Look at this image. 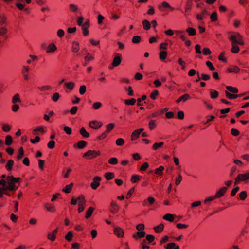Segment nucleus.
<instances>
[{
	"label": "nucleus",
	"instance_id": "nucleus-1",
	"mask_svg": "<svg viewBox=\"0 0 249 249\" xmlns=\"http://www.w3.org/2000/svg\"><path fill=\"white\" fill-rule=\"evenodd\" d=\"M229 40L231 44H238L239 45H244V41L242 36L238 32H233L229 36Z\"/></svg>",
	"mask_w": 249,
	"mask_h": 249
},
{
	"label": "nucleus",
	"instance_id": "nucleus-2",
	"mask_svg": "<svg viewBox=\"0 0 249 249\" xmlns=\"http://www.w3.org/2000/svg\"><path fill=\"white\" fill-rule=\"evenodd\" d=\"M243 181L245 183L249 182V172H246L243 174H239L235 178V185H236L240 182Z\"/></svg>",
	"mask_w": 249,
	"mask_h": 249
},
{
	"label": "nucleus",
	"instance_id": "nucleus-3",
	"mask_svg": "<svg viewBox=\"0 0 249 249\" xmlns=\"http://www.w3.org/2000/svg\"><path fill=\"white\" fill-rule=\"evenodd\" d=\"M100 155H101V152L99 150L95 151L89 150L84 154L83 157L88 159H92Z\"/></svg>",
	"mask_w": 249,
	"mask_h": 249
},
{
	"label": "nucleus",
	"instance_id": "nucleus-4",
	"mask_svg": "<svg viewBox=\"0 0 249 249\" xmlns=\"http://www.w3.org/2000/svg\"><path fill=\"white\" fill-rule=\"evenodd\" d=\"M101 178L99 176H95L93 179L92 182L90 184L91 187L96 190L100 185Z\"/></svg>",
	"mask_w": 249,
	"mask_h": 249
},
{
	"label": "nucleus",
	"instance_id": "nucleus-5",
	"mask_svg": "<svg viewBox=\"0 0 249 249\" xmlns=\"http://www.w3.org/2000/svg\"><path fill=\"white\" fill-rule=\"evenodd\" d=\"M122 61V55L121 54L117 53L115 54V56L113 58L112 66V67H117L119 66Z\"/></svg>",
	"mask_w": 249,
	"mask_h": 249
},
{
	"label": "nucleus",
	"instance_id": "nucleus-6",
	"mask_svg": "<svg viewBox=\"0 0 249 249\" xmlns=\"http://www.w3.org/2000/svg\"><path fill=\"white\" fill-rule=\"evenodd\" d=\"M30 71V68L28 66H24L22 67L21 73L23 76V79L25 81H28L29 79V72Z\"/></svg>",
	"mask_w": 249,
	"mask_h": 249
},
{
	"label": "nucleus",
	"instance_id": "nucleus-7",
	"mask_svg": "<svg viewBox=\"0 0 249 249\" xmlns=\"http://www.w3.org/2000/svg\"><path fill=\"white\" fill-rule=\"evenodd\" d=\"M103 125V124L101 122L97 121H92L89 123V126L93 129H97L100 128Z\"/></svg>",
	"mask_w": 249,
	"mask_h": 249
},
{
	"label": "nucleus",
	"instance_id": "nucleus-8",
	"mask_svg": "<svg viewBox=\"0 0 249 249\" xmlns=\"http://www.w3.org/2000/svg\"><path fill=\"white\" fill-rule=\"evenodd\" d=\"M143 130V128H140L134 131L131 135V140L134 141L139 138L140 135Z\"/></svg>",
	"mask_w": 249,
	"mask_h": 249
},
{
	"label": "nucleus",
	"instance_id": "nucleus-9",
	"mask_svg": "<svg viewBox=\"0 0 249 249\" xmlns=\"http://www.w3.org/2000/svg\"><path fill=\"white\" fill-rule=\"evenodd\" d=\"M193 5V0H187L185 7V15L187 16L188 12L191 10Z\"/></svg>",
	"mask_w": 249,
	"mask_h": 249
},
{
	"label": "nucleus",
	"instance_id": "nucleus-10",
	"mask_svg": "<svg viewBox=\"0 0 249 249\" xmlns=\"http://www.w3.org/2000/svg\"><path fill=\"white\" fill-rule=\"evenodd\" d=\"M119 210V207L115 201H112L110 204V212L113 213H117Z\"/></svg>",
	"mask_w": 249,
	"mask_h": 249
},
{
	"label": "nucleus",
	"instance_id": "nucleus-11",
	"mask_svg": "<svg viewBox=\"0 0 249 249\" xmlns=\"http://www.w3.org/2000/svg\"><path fill=\"white\" fill-rule=\"evenodd\" d=\"M58 228H57L54 230L52 233H49L47 235L48 239L52 241H54L56 239V235L58 233Z\"/></svg>",
	"mask_w": 249,
	"mask_h": 249
},
{
	"label": "nucleus",
	"instance_id": "nucleus-12",
	"mask_svg": "<svg viewBox=\"0 0 249 249\" xmlns=\"http://www.w3.org/2000/svg\"><path fill=\"white\" fill-rule=\"evenodd\" d=\"M227 188L226 187H223L219 189L215 194V196L217 198L221 197L227 191Z\"/></svg>",
	"mask_w": 249,
	"mask_h": 249
},
{
	"label": "nucleus",
	"instance_id": "nucleus-13",
	"mask_svg": "<svg viewBox=\"0 0 249 249\" xmlns=\"http://www.w3.org/2000/svg\"><path fill=\"white\" fill-rule=\"evenodd\" d=\"M244 94H231V93H230L228 91H225L226 97L227 98L229 99H236V98H237L238 97H240L242 96Z\"/></svg>",
	"mask_w": 249,
	"mask_h": 249
},
{
	"label": "nucleus",
	"instance_id": "nucleus-14",
	"mask_svg": "<svg viewBox=\"0 0 249 249\" xmlns=\"http://www.w3.org/2000/svg\"><path fill=\"white\" fill-rule=\"evenodd\" d=\"M87 143L86 141L81 140L79 141L76 144H74L73 147L75 148L83 149L87 145Z\"/></svg>",
	"mask_w": 249,
	"mask_h": 249
},
{
	"label": "nucleus",
	"instance_id": "nucleus-15",
	"mask_svg": "<svg viewBox=\"0 0 249 249\" xmlns=\"http://www.w3.org/2000/svg\"><path fill=\"white\" fill-rule=\"evenodd\" d=\"M114 233L119 238L122 237L124 234V231L123 229L120 227H117L114 230Z\"/></svg>",
	"mask_w": 249,
	"mask_h": 249
},
{
	"label": "nucleus",
	"instance_id": "nucleus-16",
	"mask_svg": "<svg viewBox=\"0 0 249 249\" xmlns=\"http://www.w3.org/2000/svg\"><path fill=\"white\" fill-rule=\"evenodd\" d=\"M6 180H7V184H6V186L4 187H1V188H3V189H7L9 190L10 191H11V188L14 185V182L11 180V179H9L8 178V176L6 178Z\"/></svg>",
	"mask_w": 249,
	"mask_h": 249
},
{
	"label": "nucleus",
	"instance_id": "nucleus-17",
	"mask_svg": "<svg viewBox=\"0 0 249 249\" xmlns=\"http://www.w3.org/2000/svg\"><path fill=\"white\" fill-rule=\"evenodd\" d=\"M145 235V232L142 231H139L133 234L132 237L136 240L143 237Z\"/></svg>",
	"mask_w": 249,
	"mask_h": 249
},
{
	"label": "nucleus",
	"instance_id": "nucleus-18",
	"mask_svg": "<svg viewBox=\"0 0 249 249\" xmlns=\"http://www.w3.org/2000/svg\"><path fill=\"white\" fill-rule=\"evenodd\" d=\"M166 249H180L178 245H176L175 243L171 242L168 243L165 246Z\"/></svg>",
	"mask_w": 249,
	"mask_h": 249
},
{
	"label": "nucleus",
	"instance_id": "nucleus-19",
	"mask_svg": "<svg viewBox=\"0 0 249 249\" xmlns=\"http://www.w3.org/2000/svg\"><path fill=\"white\" fill-rule=\"evenodd\" d=\"M94 59V57L93 55H92L89 53H87L86 56L84 58L85 63L83 64V65L86 66L89 61H92Z\"/></svg>",
	"mask_w": 249,
	"mask_h": 249
},
{
	"label": "nucleus",
	"instance_id": "nucleus-20",
	"mask_svg": "<svg viewBox=\"0 0 249 249\" xmlns=\"http://www.w3.org/2000/svg\"><path fill=\"white\" fill-rule=\"evenodd\" d=\"M163 113L164 110H160L158 111L150 114L148 115V117L149 118L157 117L158 116L161 115Z\"/></svg>",
	"mask_w": 249,
	"mask_h": 249
},
{
	"label": "nucleus",
	"instance_id": "nucleus-21",
	"mask_svg": "<svg viewBox=\"0 0 249 249\" xmlns=\"http://www.w3.org/2000/svg\"><path fill=\"white\" fill-rule=\"evenodd\" d=\"M57 49L56 46L54 43H51L49 44L47 48L46 52L47 53H50L52 52H54Z\"/></svg>",
	"mask_w": 249,
	"mask_h": 249
},
{
	"label": "nucleus",
	"instance_id": "nucleus-22",
	"mask_svg": "<svg viewBox=\"0 0 249 249\" xmlns=\"http://www.w3.org/2000/svg\"><path fill=\"white\" fill-rule=\"evenodd\" d=\"M9 191L10 190H9L3 189V188L0 187V198H3L4 194L7 195L8 196H11L12 194L10 193H9Z\"/></svg>",
	"mask_w": 249,
	"mask_h": 249
},
{
	"label": "nucleus",
	"instance_id": "nucleus-23",
	"mask_svg": "<svg viewBox=\"0 0 249 249\" xmlns=\"http://www.w3.org/2000/svg\"><path fill=\"white\" fill-rule=\"evenodd\" d=\"M240 71V69L238 67L235 66H232L230 67L228 69V71L229 73L231 72H235V73H238Z\"/></svg>",
	"mask_w": 249,
	"mask_h": 249
},
{
	"label": "nucleus",
	"instance_id": "nucleus-24",
	"mask_svg": "<svg viewBox=\"0 0 249 249\" xmlns=\"http://www.w3.org/2000/svg\"><path fill=\"white\" fill-rule=\"evenodd\" d=\"M73 183H71L69 185H67L63 189H62V191L66 193H70L71 191V189L73 187Z\"/></svg>",
	"mask_w": 249,
	"mask_h": 249
},
{
	"label": "nucleus",
	"instance_id": "nucleus-25",
	"mask_svg": "<svg viewBox=\"0 0 249 249\" xmlns=\"http://www.w3.org/2000/svg\"><path fill=\"white\" fill-rule=\"evenodd\" d=\"M238 44H231V52L233 53H237L239 51L240 48L239 46L237 45Z\"/></svg>",
	"mask_w": 249,
	"mask_h": 249
},
{
	"label": "nucleus",
	"instance_id": "nucleus-26",
	"mask_svg": "<svg viewBox=\"0 0 249 249\" xmlns=\"http://www.w3.org/2000/svg\"><path fill=\"white\" fill-rule=\"evenodd\" d=\"M79 45L77 42L74 41L72 45V51L74 53H77L79 50Z\"/></svg>",
	"mask_w": 249,
	"mask_h": 249
},
{
	"label": "nucleus",
	"instance_id": "nucleus-27",
	"mask_svg": "<svg viewBox=\"0 0 249 249\" xmlns=\"http://www.w3.org/2000/svg\"><path fill=\"white\" fill-rule=\"evenodd\" d=\"M45 208L48 211L53 213L55 212V209L53 204L47 203L45 205Z\"/></svg>",
	"mask_w": 249,
	"mask_h": 249
},
{
	"label": "nucleus",
	"instance_id": "nucleus-28",
	"mask_svg": "<svg viewBox=\"0 0 249 249\" xmlns=\"http://www.w3.org/2000/svg\"><path fill=\"white\" fill-rule=\"evenodd\" d=\"M79 133L84 138H88L89 136V133L86 130L84 127H82L80 129Z\"/></svg>",
	"mask_w": 249,
	"mask_h": 249
},
{
	"label": "nucleus",
	"instance_id": "nucleus-29",
	"mask_svg": "<svg viewBox=\"0 0 249 249\" xmlns=\"http://www.w3.org/2000/svg\"><path fill=\"white\" fill-rule=\"evenodd\" d=\"M163 218L167 221L173 222L174 220V215L172 214L168 213L164 215L163 217Z\"/></svg>",
	"mask_w": 249,
	"mask_h": 249
},
{
	"label": "nucleus",
	"instance_id": "nucleus-30",
	"mask_svg": "<svg viewBox=\"0 0 249 249\" xmlns=\"http://www.w3.org/2000/svg\"><path fill=\"white\" fill-rule=\"evenodd\" d=\"M164 226L163 224H160L158 226L154 228V231L157 233H160L163 231Z\"/></svg>",
	"mask_w": 249,
	"mask_h": 249
},
{
	"label": "nucleus",
	"instance_id": "nucleus-31",
	"mask_svg": "<svg viewBox=\"0 0 249 249\" xmlns=\"http://www.w3.org/2000/svg\"><path fill=\"white\" fill-rule=\"evenodd\" d=\"M94 210V208L92 207H90L89 208V209H88V210L86 212V213L85 215V218L87 219L89 218L91 216V215H92Z\"/></svg>",
	"mask_w": 249,
	"mask_h": 249
},
{
	"label": "nucleus",
	"instance_id": "nucleus-32",
	"mask_svg": "<svg viewBox=\"0 0 249 249\" xmlns=\"http://www.w3.org/2000/svg\"><path fill=\"white\" fill-rule=\"evenodd\" d=\"M38 89L40 91H45L51 90L52 89V87L49 85H45L38 87Z\"/></svg>",
	"mask_w": 249,
	"mask_h": 249
},
{
	"label": "nucleus",
	"instance_id": "nucleus-33",
	"mask_svg": "<svg viewBox=\"0 0 249 249\" xmlns=\"http://www.w3.org/2000/svg\"><path fill=\"white\" fill-rule=\"evenodd\" d=\"M143 29L145 30H148L150 29L151 25L148 20L145 19L142 21Z\"/></svg>",
	"mask_w": 249,
	"mask_h": 249
},
{
	"label": "nucleus",
	"instance_id": "nucleus-34",
	"mask_svg": "<svg viewBox=\"0 0 249 249\" xmlns=\"http://www.w3.org/2000/svg\"><path fill=\"white\" fill-rule=\"evenodd\" d=\"M210 93L211 98L212 99L217 98L219 95L218 91H217L215 90L212 89L210 90Z\"/></svg>",
	"mask_w": 249,
	"mask_h": 249
},
{
	"label": "nucleus",
	"instance_id": "nucleus-35",
	"mask_svg": "<svg viewBox=\"0 0 249 249\" xmlns=\"http://www.w3.org/2000/svg\"><path fill=\"white\" fill-rule=\"evenodd\" d=\"M226 89L229 91L233 93H237L238 92V89L237 88L230 86L226 87Z\"/></svg>",
	"mask_w": 249,
	"mask_h": 249
},
{
	"label": "nucleus",
	"instance_id": "nucleus-36",
	"mask_svg": "<svg viewBox=\"0 0 249 249\" xmlns=\"http://www.w3.org/2000/svg\"><path fill=\"white\" fill-rule=\"evenodd\" d=\"M24 156V150L22 147H20L18 150L17 158L18 160H19L23 158Z\"/></svg>",
	"mask_w": 249,
	"mask_h": 249
},
{
	"label": "nucleus",
	"instance_id": "nucleus-37",
	"mask_svg": "<svg viewBox=\"0 0 249 249\" xmlns=\"http://www.w3.org/2000/svg\"><path fill=\"white\" fill-rule=\"evenodd\" d=\"M164 170V167L163 166H160L159 168H156L155 170V174L157 175H162L163 174V171Z\"/></svg>",
	"mask_w": 249,
	"mask_h": 249
},
{
	"label": "nucleus",
	"instance_id": "nucleus-38",
	"mask_svg": "<svg viewBox=\"0 0 249 249\" xmlns=\"http://www.w3.org/2000/svg\"><path fill=\"white\" fill-rule=\"evenodd\" d=\"M141 176L137 175H132L131 178V181L133 183H137L141 179Z\"/></svg>",
	"mask_w": 249,
	"mask_h": 249
},
{
	"label": "nucleus",
	"instance_id": "nucleus-39",
	"mask_svg": "<svg viewBox=\"0 0 249 249\" xmlns=\"http://www.w3.org/2000/svg\"><path fill=\"white\" fill-rule=\"evenodd\" d=\"M148 126H149V128L150 130H153V129H155L157 126L156 120H151L149 122Z\"/></svg>",
	"mask_w": 249,
	"mask_h": 249
},
{
	"label": "nucleus",
	"instance_id": "nucleus-40",
	"mask_svg": "<svg viewBox=\"0 0 249 249\" xmlns=\"http://www.w3.org/2000/svg\"><path fill=\"white\" fill-rule=\"evenodd\" d=\"M13 164L14 161L12 160H10L6 164L5 168L8 171H11L12 169Z\"/></svg>",
	"mask_w": 249,
	"mask_h": 249
},
{
	"label": "nucleus",
	"instance_id": "nucleus-41",
	"mask_svg": "<svg viewBox=\"0 0 249 249\" xmlns=\"http://www.w3.org/2000/svg\"><path fill=\"white\" fill-rule=\"evenodd\" d=\"M186 31L189 36H195L196 34V30L192 27H188Z\"/></svg>",
	"mask_w": 249,
	"mask_h": 249
},
{
	"label": "nucleus",
	"instance_id": "nucleus-42",
	"mask_svg": "<svg viewBox=\"0 0 249 249\" xmlns=\"http://www.w3.org/2000/svg\"><path fill=\"white\" fill-rule=\"evenodd\" d=\"M115 124L114 123H110L106 126V131L109 134V133L114 128Z\"/></svg>",
	"mask_w": 249,
	"mask_h": 249
},
{
	"label": "nucleus",
	"instance_id": "nucleus-43",
	"mask_svg": "<svg viewBox=\"0 0 249 249\" xmlns=\"http://www.w3.org/2000/svg\"><path fill=\"white\" fill-rule=\"evenodd\" d=\"M40 132L41 133H44V128L42 126L38 127L36 128V129H34L33 131V134L34 135H37L38 134L37 132Z\"/></svg>",
	"mask_w": 249,
	"mask_h": 249
},
{
	"label": "nucleus",
	"instance_id": "nucleus-44",
	"mask_svg": "<svg viewBox=\"0 0 249 249\" xmlns=\"http://www.w3.org/2000/svg\"><path fill=\"white\" fill-rule=\"evenodd\" d=\"M12 137L10 135H7L5 138V144L7 146H9L12 144Z\"/></svg>",
	"mask_w": 249,
	"mask_h": 249
},
{
	"label": "nucleus",
	"instance_id": "nucleus-45",
	"mask_svg": "<svg viewBox=\"0 0 249 249\" xmlns=\"http://www.w3.org/2000/svg\"><path fill=\"white\" fill-rule=\"evenodd\" d=\"M167 56V52L165 51H161L160 53V59L163 61L165 60Z\"/></svg>",
	"mask_w": 249,
	"mask_h": 249
},
{
	"label": "nucleus",
	"instance_id": "nucleus-46",
	"mask_svg": "<svg viewBox=\"0 0 249 249\" xmlns=\"http://www.w3.org/2000/svg\"><path fill=\"white\" fill-rule=\"evenodd\" d=\"M105 177L107 180H109L114 178V175L111 172H107L105 174Z\"/></svg>",
	"mask_w": 249,
	"mask_h": 249
},
{
	"label": "nucleus",
	"instance_id": "nucleus-47",
	"mask_svg": "<svg viewBox=\"0 0 249 249\" xmlns=\"http://www.w3.org/2000/svg\"><path fill=\"white\" fill-rule=\"evenodd\" d=\"M77 200L78 201V204H86V200L85 199V196L83 195H80L77 198Z\"/></svg>",
	"mask_w": 249,
	"mask_h": 249
},
{
	"label": "nucleus",
	"instance_id": "nucleus-48",
	"mask_svg": "<svg viewBox=\"0 0 249 249\" xmlns=\"http://www.w3.org/2000/svg\"><path fill=\"white\" fill-rule=\"evenodd\" d=\"M17 102L20 103V96L18 94H16L12 98V103L15 104Z\"/></svg>",
	"mask_w": 249,
	"mask_h": 249
},
{
	"label": "nucleus",
	"instance_id": "nucleus-49",
	"mask_svg": "<svg viewBox=\"0 0 249 249\" xmlns=\"http://www.w3.org/2000/svg\"><path fill=\"white\" fill-rule=\"evenodd\" d=\"M136 102V100L134 98H131L130 99H126L124 100V103L127 105H134Z\"/></svg>",
	"mask_w": 249,
	"mask_h": 249
},
{
	"label": "nucleus",
	"instance_id": "nucleus-50",
	"mask_svg": "<svg viewBox=\"0 0 249 249\" xmlns=\"http://www.w3.org/2000/svg\"><path fill=\"white\" fill-rule=\"evenodd\" d=\"M164 145L163 142H160V143H155L153 146L152 148L153 150H156L159 148L161 147Z\"/></svg>",
	"mask_w": 249,
	"mask_h": 249
},
{
	"label": "nucleus",
	"instance_id": "nucleus-51",
	"mask_svg": "<svg viewBox=\"0 0 249 249\" xmlns=\"http://www.w3.org/2000/svg\"><path fill=\"white\" fill-rule=\"evenodd\" d=\"M65 86L70 90H72L74 87L75 84L72 82H70L65 83Z\"/></svg>",
	"mask_w": 249,
	"mask_h": 249
},
{
	"label": "nucleus",
	"instance_id": "nucleus-52",
	"mask_svg": "<svg viewBox=\"0 0 249 249\" xmlns=\"http://www.w3.org/2000/svg\"><path fill=\"white\" fill-rule=\"evenodd\" d=\"M115 143L117 146H123L124 144V140L123 138H118L116 140Z\"/></svg>",
	"mask_w": 249,
	"mask_h": 249
},
{
	"label": "nucleus",
	"instance_id": "nucleus-53",
	"mask_svg": "<svg viewBox=\"0 0 249 249\" xmlns=\"http://www.w3.org/2000/svg\"><path fill=\"white\" fill-rule=\"evenodd\" d=\"M247 194L246 191H242L239 194V198H240V200H245L246 199V198H247Z\"/></svg>",
	"mask_w": 249,
	"mask_h": 249
},
{
	"label": "nucleus",
	"instance_id": "nucleus-54",
	"mask_svg": "<svg viewBox=\"0 0 249 249\" xmlns=\"http://www.w3.org/2000/svg\"><path fill=\"white\" fill-rule=\"evenodd\" d=\"M159 95V92L157 90H155L150 94V98L153 100H155Z\"/></svg>",
	"mask_w": 249,
	"mask_h": 249
},
{
	"label": "nucleus",
	"instance_id": "nucleus-55",
	"mask_svg": "<svg viewBox=\"0 0 249 249\" xmlns=\"http://www.w3.org/2000/svg\"><path fill=\"white\" fill-rule=\"evenodd\" d=\"M73 237V234L71 231H69L65 236V239L68 241L70 242L72 240Z\"/></svg>",
	"mask_w": 249,
	"mask_h": 249
},
{
	"label": "nucleus",
	"instance_id": "nucleus-56",
	"mask_svg": "<svg viewBox=\"0 0 249 249\" xmlns=\"http://www.w3.org/2000/svg\"><path fill=\"white\" fill-rule=\"evenodd\" d=\"M108 133H107L106 131L103 132L101 135L99 136L97 138V140H102L105 139L108 135Z\"/></svg>",
	"mask_w": 249,
	"mask_h": 249
},
{
	"label": "nucleus",
	"instance_id": "nucleus-57",
	"mask_svg": "<svg viewBox=\"0 0 249 249\" xmlns=\"http://www.w3.org/2000/svg\"><path fill=\"white\" fill-rule=\"evenodd\" d=\"M108 163L112 165H116L118 163V160L116 158H111L108 160Z\"/></svg>",
	"mask_w": 249,
	"mask_h": 249
},
{
	"label": "nucleus",
	"instance_id": "nucleus-58",
	"mask_svg": "<svg viewBox=\"0 0 249 249\" xmlns=\"http://www.w3.org/2000/svg\"><path fill=\"white\" fill-rule=\"evenodd\" d=\"M210 18L212 21H216L217 20V15L216 12L213 13L210 17Z\"/></svg>",
	"mask_w": 249,
	"mask_h": 249
},
{
	"label": "nucleus",
	"instance_id": "nucleus-59",
	"mask_svg": "<svg viewBox=\"0 0 249 249\" xmlns=\"http://www.w3.org/2000/svg\"><path fill=\"white\" fill-rule=\"evenodd\" d=\"M225 53L224 52H221L218 56V59L224 62H227V59L224 57Z\"/></svg>",
	"mask_w": 249,
	"mask_h": 249
},
{
	"label": "nucleus",
	"instance_id": "nucleus-60",
	"mask_svg": "<svg viewBox=\"0 0 249 249\" xmlns=\"http://www.w3.org/2000/svg\"><path fill=\"white\" fill-rule=\"evenodd\" d=\"M149 166V164L147 162H144L143 164L140 167V171L142 172L145 171Z\"/></svg>",
	"mask_w": 249,
	"mask_h": 249
},
{
	"label": "nucleus",
	"instance_id": "nucleus-61",
	"mask_svg": "<svg viewBox=\"0 0 249 249\" xmlns=\"http://www.w3.org/2000/svg\"><path fill=\"white\" fill-rule=\"evenodd\" d=\"M60 97L59 94L56 92L52 96V100L54 102H57Z\"/></svg>",
	"mask_w": 249,
	"mask_h": 249
},
{
	"label": "nucleus",
	"instance_id": "nucleus-62",
	"mask_svg": "<svg viewBox=\"0 0 249 249\" xmlns=\"http://www.w3.org/2000/svg\"><path fill=\"white\" fill-rule=\"evenodd\" d=\"M69 8L71 11L73 12L77 11V10H78V7L73 4H71L69 5Z\"/></svg>",
	"mask_w": 249,
	"mask_h": 249
},
{
	"label": "nucleus",
	"instance_id": "nucleus-63",
	"mask_svg": "<svg viewBox=\"0 0 249 249\" xmlns=\"http://www.w3.org/2000/svg\"><path fill=\"white\" fill-rule=\"evenodd\" d=\"M146 239L150 243L154 240L155 237L153 235L148 234L146 236Z\"/></svg>",
	"mask_w": 249,
	"mask_h": 249
},
{
	"label": "nucleus",
	"instance_id": "nucleus-64",
	"mask_svg": "<svg viewBox=\"0 0 249 249\" xmlns=\"http://www.w3.org/2000/svg\"><path fill=\"white\" fill-rule=\"evenodd\" d=\"M141 41V37L138 36H134L132 38V42L134 43H138Z\"/></svg>",
	"mask_w": 249,
	"mask_h": 249
}]
</instances>
